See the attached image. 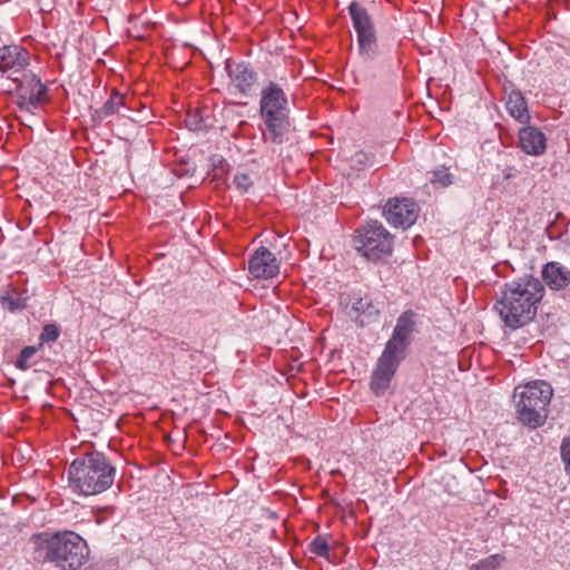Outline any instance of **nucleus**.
I'll return each mask as SVG.
<instances>
[{
	"instance_id": "1",
	"label": "nucleus",
	"mask_w": 570,
	"mask_h": 570,
	"mask_svg": "<svg viewBox=\"0 0 570 570\" xmlns=\"http://www.w3.org/2000/svg\"><path fill=\"white\" fill-rule=\"evenodd\" d=\"M544 292V285L533 276L513 279L504 284L494 308L505 326L517 330L535 317Z\"/></svg>"
},
{
	"instance_id": "2",
	"label": "nucleus",
	"mask_w": 570,
	"mask_h": 570,
	"mask_svg": "<svg viewBox=\"0 0 570 570\" xmlns=\"http://www.w3.org/2000/svg\"><path fill=\"white\" fill-rule=\"evenodd\" d=\"M117 468L102 452L92 451L76 458L68 468V488L80 497L98 495L109 490Z\"/></svg>"
},
{
	"instance_id": "3",
	"label": "nucleus",
	"mask_w": 570,
	"mask_h": 570,
	"mask_svg": "<svg viewBox=\"0 0 570 570\" xmlns=\"http://www.w3.org/2000/svg\"><path fill=\"white\" fill-rule=\"evenodd\" d=\"M38 551L60 570H80L90 553L87 541L69 530L39 534Z\"/></svg>"
},
{
	"instance_id": "4",
	"label": "nucleus",
	"mask_w": 570,
	"mask_h": 570,
	"mask_svg": "<svg viewBox=\"0 0 570 570\" xmlns=\"http://www.w3.org/2000/svg\"><path fill=\"white\" fill-rule=\"evenodd\" d=\"M289 104L284 89L271 81L261 91L259 112L266 127L264 139L281 145L289 130Z\"/></svg>"
},
{
	"instance_id": "5",
	"label": "nucleus",
	"mask_w": 570,
	"mask_h": 570,
	"mask_svg": "<svg viewBox=\"0 0 570 570\" xmlns=\"http://www.w3.org/2000/svg\"><path fill=\"white\" fill-rule=\"evenodd\" d=\"M553 390L546 381H533L514 390L519 421L531 429L542 426L549 414Z\"/></svg>"
},
{
	"instance_id": "6",
	"label": "nucleus",
	"mask_w": 570,
	"mask_h": 570,
	"mask_svg": "<svg viewBox=\"0 0 570 570\" xmlns=\"http://www.w3.org/2000/svg\"><path fill=\"white\" fill-rule=\"evenodd\" d=\"M353 247L366 261L379 263L392 253V235L379 220H367L355 229Z\"/></svg>"
},
{
	"instance_id": "7",
	"label": "nucleus",
	"mask_w": 570,
	"mask_h": 570,
	"mask_svg": "<svg viewBox=\"0 0 570 570\" xmlns=\"http://www.w3.org/2000/svg\"><path fill=\"white\" fill-rule=\"evenodd\" d=\"M17 83L18 107L33 114L42 104L48 101V88L32 72L22 73Z\"/></svg>"
},
{
	"instance_id": "8",
	"label": "nucleus",
	"mask_w": 570,
	"mask_h": 570,
	"mask_svg": "<svg viewBox=\"0 0 570 570\" xmlns=\"http://www.w3.org/2000/svg\"><path fill=\"white\" fill-rule=\"evenodd\" d=\"M353 27L357 35L358 50L362 56L372 57L375 49V31L367 11L355 1L348 6Z\"/></svg>"
},
{
	"instance_id": "9",
	"label": "nucleus",
	"mask_w": 570,
	"mask_h": 570,
	"mask_svg": "<svg viewBox=\"0 0 570 570\" xmlns=\"http://www.w3.org/2000/svg\"><path fill=\"white\" fill-rule=\"evenodd\" d=\"M419 315L413 311L403 312L394 326V368L403 361L413 341Z\"/></svg>"
},
{
	"instance_id": "10",
	"label": "nucleus",
	"mask_w": 570,
	"mask_h": 570,
	"mask_svg": "<svg viewBox=\"0 0 570 570\" xmlns=\"http://www.w3.org/2000/svg\"><path fill=\"white\" fill-rule=\"evenodd\" d=\"M29 65L28 51L17 45L0 48V77L18 81Z\"/></svg>"
},
{
	"instance_id": "11",
	"label": "nucleus",
	"mask_w": 570,
	"mask_h": 570,
	"mask_svg": "<svg viewBox=\"0 0 570 570\" xmlns=\"http://www.w3.org/2000/svg\"><path fill=\"white\" fill-rule=\"evenodd\" d=\"M226 72L232 86L242 96H249L257 82V73L249 62H234L230 59L225 62Z\"/></svg>"
},
{
	"instance_id": "12",
	"label": "nucleus",
	"mask_w": 570,
	"mask_h": 570,
	"mask_svg": "<svg viewBox=\"0 0 570 570\" xmlns=\"http://www.w3.org/2000/svg\"><path fill=\"white\" fill-rule=\"evenodd\" d=\"M248 272L257 279H269L278 275L279 262L266 247H258L249 257Z\"/></svg>"
},
{
	"instance_id": "13",
	"label": "nucleus",
	"mask_w": 570,
	"mask_h": 570,
	"mask_svg": "<svg viewBox=\"0 0 570 570\" xmlns=\"http://www.w3.org/2000/svg\"><path fill=\"white\" fill-rule=\"evenodd\" d=\"M392 382V338L385 343L382 356L373 371L371 379V390L377 396L383 395Z\"/></svg>"
},
{
	"instance_id": "14",
	"label": "nucleus",
	"mask_w": 570,
	"mask_h": 570,
	"mask_svg": "<svg viewBox=\"0 0 570 570\" xmlns=\"http://www.w3.org/2000/svg\"><path fill=\"white\" fill-rule=\"evenodd\" d=\"M346 315L357 323L360 326H365L376 321L379 316V308L373 304L372 299L367 296L357 297L353 296L345 305Z\"/></svg>"
},
{
	"instance_id": "15",
	"label": "nucleus",
	"mask_w": 570,
	"mask_h": 570,
	"mask_svg": "<svg viewBox=\"0 0 570 570\" xmlns=\"http://www.w3.org/2000/svg\"><path fill=\"white\" fill-rule=\"evenodd\" d=\"M520 148L528 155L541 156L547 149V137L537 127L525 125L519 130Z\"/></svg>"
},
{
	"instance_id": "16",
	"label": "nucleus",
	"mask_w": 570,
	"mask_h": 570,
	"mask_svg": "<svg viewBox=\"0 0 570 570\" xmlns=\"http://www.w3.org/2000/svg\"><path fill=\"white\" fill-rule=\"evenodd\" d=\"M541 276L551 291H562L570 284V269L559 262H549L542 266Z\"/></svg>"
},
{
	"instance_id": "17",
	"label": "nucleus",
	"mask_w": 570,
	"mask_h": 570,
	"mask_svg": "<svg viewBox=\"0 0 570 570\" xmlns=\"http://www.w3.org/2000/svg\"><path fill=\"white\" fill-rule=\"evenodd\" d=\"M420 207L412 198L394 197V228L406 229L415 224Z\"/></svg>"
},
{
	"instance_id": "18",
	"label": "nucleus",
	"mask_w": 570,
	"mask_h": 570,
	"mask_svg": "<svg viewBox=\"0 0 570 570\" xmlns=\"http://www.w3.org/2000/svg\"><path fill=\"white\" fill-rule=\"evenodd\" d=\"M505 107L510 116L520 124L528 125L530 122L531 117L528 110V104L519 89H512L508 94Z\"/></svg>"
},
{
	"instance_id": "19",
	"label": "nucleus",
	"mask_w": 570,
	"mask_h": 570,
	"mask_svg": "<svg viewBox=\"0 0 570 570\" xmlns=\"http://www.w3.org/2000/svg\"><path fill=\"white\" fill-rule=\"evenodd\" d=\"M125 107V97L118 91H112L102 107L94 111L92 118L96 121L102 122L110 116L120 114L121 108Z\"/></svg>"
},
{
	"instance_id": "20",
	"label": "nucleus",
	"mask_w": 570,
	"mask_h": 570,
	"mask_svg": "<svg viewBox=\"0 0 570 570\" xmlns=\"http://www.w3.org/2000/svg\"><path fill=\"white\" fill-rule=\"evenodd\" d=\"M28 296L18 293L16 288L6 289L0 294V306L3 311L16 314L26 309Z\"/></svg>"
},
{
	"instance_id": "21",
	"label": "nucleus",
	"mask_w": 570,
	"mask_h": 570,
	"mask_svg": "<svg viewBox=\"0 0 570 570\" xmlns=\"http://www.w3.org/2000/svg\"><path fill=\"white\" fill-rule=\"evenodd\" d=\"M454 176L445 166H439L431 171L430 183L435 187L445 188L453 184Z\"/></svg>"
},
{
	"instance_id": "22",
	"label": "nucleus",
	"mask_w": 570,
	"mask_h": 570,
	"mask_svg": "<svg viewBox=\"0 0 570 570\" xmlns=\"http://www.w3.org/2000/svg\"><path fill=\"white\" fill-rule=\"evenodd\" d=\"M504 560L505 558L502 554H491L478 563H473L469 570H497Z\"/></svg>"
},
{
	"instance_id": "23",
	"label": "nucleus",
	"mask_w": 570,
	"mask_h": 570,
	"mask_svg": "<svg viewBox=\"0 0 570 570\" xmlns=\"http://www.w3.org/2000/svg\"><path fill=\"white\" fill-rule=\"evenodd\" d=\"M308 551L321 558H330V546L327 539L322 535H317L309 544Z\"/></svg>"
},
{
	"instance_id": "24",
	"label": "nucleus",
	"mask_w": 570,
	"mask_h": 570,
	"mask_svg": "<svg viewBox=\"0 0 570 570\" xmlns=\"http://www.w3.org/2000/svg\"><path fill=\"white\" fill-rule=\"evenodd\" d=\"M60 336V327L56 323L46 324L39 336L41 344L56 342Z\"/></svg>"
},
{
	"instance_id": "25",
	"label": "nucleus",
	"mask_w": 570,
	"mask_h": 570,
	"mask_svg": "<svg viewBox=\"0 0 570 570\" xmlns=\"http://www.w3.org/2000/svg\"><path fill=\"white\" fill-rule=\"evenodd\" d=\"M36 352L37 348L35 346H24L14 362L16 367L21 371H27L30 367L29 360L36 354Z\"/></svg>"
},
{
	"instance_id": "26",
	"label": "nucleus",
	"mask_w": 570,
	"mask_h": 570,
	"mask_svg": "<svg viewBox=\"0 0 570 570\" xmlns=\"http://www.w3.org/2000/svg\"><path fill=\"white\" fill-rule=\"evenodd\" d=\"M233 184L240 194L248 193L249 189L253 187V180L250 176L242 171L235 174L233 178Z\"/></svg>"
},
{
	"instance_id": "27",
	"label": "nucleus",
	"mask_w": 570,
	"mask_h": 570,
	"mask_svg": "<svg viewBox=\"0 0 570 570\" xmlns=\"http://www.w3.org/2000/svg\"><path fill=\"white\" fill-rule=\"evenodd\" d=\"M560 454L564 463V470L568 474H570V436H567L562 440Z\"/></svg>"
},
{
	"instance_id": "28",
	"label": "nucleus",
	"mask_w": 570,
	"mask_h": 570,
	"mask_svg": "<svg viewBox=\"0 0 570 570\" xmlns=\"http://www.w3.org/2000/svg\"><path fill=\"white\" fill-rule=\"evenodd\" d=\"M383 217L389 222L392 223V198H389L382 210Z\"/></svg>"
},
{
	"instance_id": "29",
	"label": "nucleus",
	"mask_w": 570,
	"mask_h": 570,
	"mask_svg": "<svg viewBox=\"0 0 570 570\" xmlns=\"http://www.w3.org/2000/svg\"><path fill=\"white\" fill-rule=\"evenodd\" d=\"M385 539H386L385 534H381V537L379 538V540L376 542V549H377V551L382 550L384 553H387V551L390 550L391 547L384 542Z\"/></svg>"
}]
</instances>
